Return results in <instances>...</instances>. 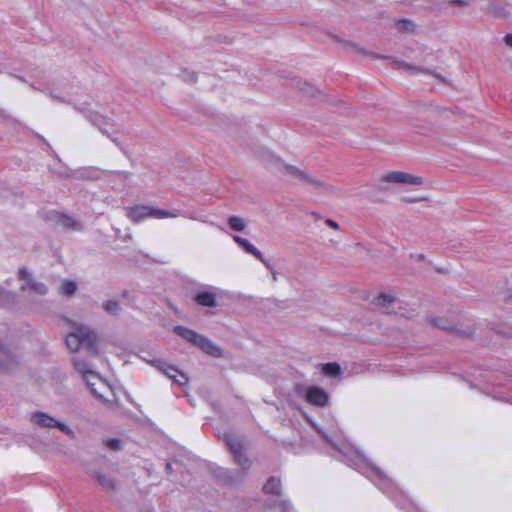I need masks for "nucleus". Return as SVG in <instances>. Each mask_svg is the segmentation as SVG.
<instances>
[{
    "instance_id": "obj_1",
    "label": "nucleus",
    "mask_w": 512,
    "mask_h": 512,
    "mask_svg": "<svg viewBox=\"0 0 512 512\" xmlns=\"http://www.w3.org/2000/svg\"><path fill=\"white\" fill-rule=\"evenodd\" d=\"M85 383L91 394L105 404L109 409H117L119 401L115 396L112 387L97 373H89Z\"/></svg>"
},
{
    "instance_id": "obj_2",
    "label": "nucleus",
    "mask_w": 512,
    "mask_h": 512,
    "mask_svg": "<svg viewBox=\"0 0 512 512\" xmlns=\"http://www.w3.org/2000/svg\"><path fill=\"white\" fill-rule=\"evenodd\" d=\"M66 345L71 351H77L80 347L95 353L97 336L89 327L82 324H74L73 330L66 337Z\"/></svg>"
},
{
    "instance_id": "obj_3",
    "label": "nucleus",
    "mask_w": 512,
    "mask_h": 512,
    "mask_svg": "<svg viewBox=\"0 0 512 512\" xmlns=\"http://www.w3.org/2000/svg\"><path fill=\"white\" fill-rule=\"evenodd\" d=\"M174 333L213 357L219 358L223 356V351L218 345L194 330L179 325L174 327Z\"/></svg>"
},
{
    "instance_id": "obj_4",
    "label": "nucleus",
    "mask_w": 512,
    "mask_h": 512,
    "mask_svg": "<svg viewBox=\"0 0 512 512\" xmlns=\"http://www.w3.org/2000/svg\"><path fill=\"white\" fill-rule=\"evenodd\" d=\"M30 421L40 428H58L64 434L70 437L74 436L73 430L68 425L57 421L55 418L46 413L39 411L34 412L30 416Z\"/></svg>"
},
{
    "instance_id": "obj_5",
    "label": "nucleus",
    "mask_w": 512,
    "mask_h": 512,
    "mask_svg": "<svg viewBox=\"0 0 512 512\" xmlns=\"http://www.w3.org/2000/svg\"><path fill=\"white\" fill-rule=\"evenodd\" d=\"M224 441L227 446L230 448L231 452L234 455L236 463L244 470H248L251 466L250 459L246 456L243 450V444L241 440L232 434H225Z\"/></svg>"
},
{
    "instance_id": "obj_6",
    "label": "nucleus",
    "mask_w": 512,
    "mask_h": 512,
    "mask_svg": "<svg viewBox=\"0 0 512 512\" xmlns=\"http://www.w3.org/2000/svg\"><path fill=\"white\" fill-rule=\"evenodd\" d=\"M358 469L363 475L374 481L380 489L386 490L389 480L379 468L369 463L366 459H360Z\"/></svg>"
},
{
    "instance_id": "obj_7",
    "label": "nucleus",
    "mask_w": 512,
    "mask_h": 512,
    "mask_svg": "<svg viewBox=\"0 0 512 512\" xmlns=\"http://www.w3.org/2000/svg\"><path fill=\"white\" fill-rule=\"evenodd\" d=\"M283 169L285 170L286 175H289L295 179L300 180L303 184L310 185L314 188H328L327 185H325L322 181L311 177L306 172L300 170L295 166L283 165Z\"/></svg>"
},
{
    "instance_id": "obj_8",
    "label": "nucleus",
    "mask_w": 512,
    "mask_h": 512,
    "mask_svg": "<svg viewBox=\"0 0 512 512\" xmlns=\"http://www.w3.org/2000/svg\"><path fill=\"white\" fill-rule=\"evenodd\" d=\"M304 398L312 405L324 407L329 402L327 392L317 386H309L305 389Z\"/></svg>"
},
{
    "instance_id": "obj_9",
    "label": "nucleus",
    "mask_w": 512,
    "mask_h": 512,
    "mask_svg": "<svg viewBox=\"0 0 512 512\" xmlns=\"http://www.w3.org/2000/svg\"><path fill=\"white\" fill-rule=\"evenodd\" d=\"M384 180L392 183H404L411 185H421L423 184V179L418 176L411 175L409 173L394 171L387 173L384 176Z\"/></svg>"
},
{
    "instance_id": "obj_10",
    "label": "nucleus",
    "mask_w": 512,
    "mask_h": 512,
    "mask_svg": "<svg viewBox=\"0 0 512 512\" xmlns=\"http://www.w3.org/2000/svg\"><path fill=\"white\" fill-rule=\"evenodd\" d=\"M217 290L215 287L199 290L194 296V301L203 307H215L217 305Z\"/></svg>"
},
{
    "instance_id": "obj_11",
    "label": "nucleus",
    "mask_w": 512,
    "mask_h": 512,
    "mask_svg": "<svg viewBox=\"0 0 512 512\" xmlns=\"http://www.w3.org/2000/svg\"><path fill=\"white\" fill-rule=\"evenodd\" d=\"M125 210L127 217L136 223L151 217V206L148 205H135L127 207Z\"/></svg>"
},
{
    "instance_id": "obj_12",
    "label": "nucleus",
    "mask_w": 512,
    "mask_h": 512,
    "mask_svg": "<svg viewBox=\"0 0 512 512\" xmlns=\"http://www.w3.org/2000/svg\"><path fill=\"white\" fill-rule=\"evenodd\" d=\"M17 364L16 357L0 343V372H11Z\"/></svg>"
},
{
    "instance_id": "obj_13",
    "label": "nucleus",
    "mask_w": 512,
    "mask_h": 512,
    "mask_svg": "<svg viewBox=\"0 0 512 512\" xmlns=\"http://www.w3.org/2000/svg\"><path fill=\"white\" fill-rule=\"evenodd\" d=\"M147 363H149L151 366L158 369L160 372H162L165 376H167L169 379L173 380L176 378V373H178V368H176L173 365H170L166 363L163 360L160 359H154V360H147L143 358Z\"/></svg>"
},
{
    "instance_id": "obj_14",
    "label": "nucleus",
    "mask_w": 512,
    "mask_h": 512,
    "mask_svg": "<svg viewBox=\"0 0 512 512\" xmlns=\"http://www.w3.org/2000/svg\"><path fill=\"white\" fill-rule=\"evenodd\" d=\"M235 242H237L242 248L246 250V252L255 256L261 262H263L267 267H269V263L263 257L262 253L247 239L240 236H233Z\"/></svg>"
},
{
    "instance_id": "obj_15",
    "label": "nucleus",
    "mask_w": 512,
    "mask_h": 512,
    "mask_svg": "<svg viewBox=\"0 0 512 512\" xmlns=\"http://www.w3.org/2000/svg\"><path fill=\"white\" fill-rule=\"evenodd\" d=\"M183 216L179 210L168 211L151 206V218L164 219V218H177Z\"/></svg>"
},
{
    "instance_id": "obj_16",
    "label": "nucleus",
    "mask_w": 512,
    "mask_h": 512,
    "mask_svg": "<svg viewBox=\"0 0 512 512\" xmlns=\"http://www.w3.org/2000/svg\"><path fill=\"white\" fill-rule=\"evenodd\" d=\"M290 508L287 500H273L267 502L264 512H286Z\"/></svg>"
},
{
    "instance_id": "obj_17",
    "label": "nucleus",
    "mask_w": 512,
    "mask_h": 512,
    "mask_svg": "<svg viewBox=\"0 0 512 512\" xmlns=\"http://www.w3.org/2000/svg\"><path fill=\"white\" fill-rule=\"evenodd\" d=\"M73 364L75 369L82 375L84 381L89 373H95V371L91 369L90 364L79 356L74 357Z\"/></svg>"
},
{
    "instance_id": "obj_18",
    "label": "nucleus",
    "mask_w": 512,
    "mask_h": 512,
    "mask_svg": "<svg viewBox=\"0 0 512 512\" xmlns=\"http://www.w3.org/2000/svg\"><path fill=\"white\" fill-rule=\"evenodd\" d=\"M395 299L390 296V295H386V294H380L376 299H375V304L377 306H379L384 313H391V309H390V306L394 303Z\"/></svg>"
},
{
    "instance_id": "obj_19",
    "label": "nucleus",
    "mask_w": 512,
    "mask_h": 512,
    "mask_svg": "<svg viewBox=\"0 0 512 512\" xmlns=\"http://www.w3.org/2000/svg\"><path fill=\"white\" fill-rule=\"evenodd\" d=\"M265 493L279 494L281 490V481L276 477H270L263 486Z\"/></svg>"
},
{
    "instance_id": "obj_20",
    "label": "nucleus",
    "mask_w": 512,
    "mask_h": 512,
    "mask_svg": "<svg viewBox=\"0 0 512 512\" xmlns=\"http://www.w3.org/2000/svg\"><path fill=\"white\" fill-rule=\"evenodd\" d=\"M92 476L105 490L111 491L114 489V481L111 477L101 474L99 472H95Z\"/></svg>"
},
{
    "instance_id": "obj_21",
    "label": "nucleus",
    "mask_w": 512,
    "mask_h": 512,
    "mask_svg": "<svg viewBox=\"0 0 512 512\" xmlns=\"http://www.w3.org/2000/svg\"><path fill=\"white\" fill-rule=\"evenodd\" d=\"M322 373L329 377H337L342 374V369L337 363H326L322 365Z\"/></svg>"
},
{
    "instance_id": "obj_22",
    "label": "nucleus",
    "mask_w": 512,
    "mask_h": 512,
    "mask_svg": "<svg viewBox=\"0 0 512 512\" xmlns=\"http://www.w3.org/2000/svg\"><path fill=\"white\" fill-rule=\"evenodd\" d=\"M18 278L24 283L21 285L20 289L22 291H26L31 288V282H35V280L31 277L30 273L26 268H20L18 271Z\"/></svg>"
},
{
    "instance_id": "obj_23",
    "label": "nucleus",
    "mask_w": 512,
    "mask_h": 512,
    "mask_svg": "<svg viewBox=\"0 0 512 512\" xmlns=\"http://www.w3.org/2000/svg\"><path fill=\"white\" fill-rule=\"evenodd\" d=\"M76 289H77L76 282H74L72 280L65 279L60 284L59 292L62 295L70 296V295H73L75 293Z\"/></svg>"
},
{
    "instance_id": "obj_24",
    "label": "nucleus",
    "mask_w": 512,
    "mask_h": 512,
    "mask_svg": "<svg viewBox=\"0 0 512 512\" xmlns=\"http://www.w3.org/2000/svg\"><path fill=\"white\" fill-rule=\"evenodd\" d=\"M102 308L111 315H117L121 311L120 303L116 300H108L103 302Z\"/></svg>"
},
{
    "instance_id": "obj_25",
    "label": "nucleus",
    "mask_w": 512,
    "mask_h": 512,
    "mask_svg": "<svg viewBox=\"0 0 512 512\" xmlns=\"http://www.w3.org/2000/svg\"><path fill=\"white\" fill-rule=\"evenodd\" d=\"M501 299L512 304V279L505 282V288H500Z\"/></svg>"
},
{
    "instance_id": "obj_26",
    "label": "nucleus",
    "mask_w": 512,
    "mask_h": 512,
    "mask_svg": "<svg viewBox=\"0 0 512 512\" xmlns=\"http://www.w3.org/2000/svg\"><path fill=\"white\" fill-rule=\"evenodd\" d=\"M58 222L64 228L78 229L80 227L78 222H76L73 218L66 215H61L59 217Z\"/></svg>"
},
{
    "instance_id": "obj_27",
    "label": "nucleus",
    "mask_w": 512,
    "mask_h": 512,
    "mask_svg": "<svg viewBox=\"0 0 512 512\" xmlns=\"http://www.w3.org/2000/svg\"><path fill=\"white\" fill-rule=\"evenodd\" d=\"M228 224L235 231H242L245 228V221L241 217L237 216L230 217Z\"/></svg>"
},
{
    "instance_id": "obj_28",
    "label": "nucleus",
    "mask_w": 512,
    "mask_h": 512,
    "mask_svg": "<svg viewBox=\"0 0 512 512\" xmlns=\"http://www.w3.org/2000/svg\"><path fill=\"white\" fill-rule=\"evenodd\" d=\"M31 290L39 295H45L48 292V287L42 282H31Z\"/></svg>"
},
{
    "instance_id": "obj_29",
    "label": "nucleus",
    "mask_w": 512,
    "mask_h": 512,
    "mask_svg": "<svg viewBox=\"0 0 512 512\" xmlns=\"http://www.w3.org/2000/svg\"><path fill=\"white\" fill-rule=\"evenodd\" d=\"M176 374V378H174L173 381L177 383L179 386H186L189 381L188 376L180 370H178V373Z\"/></svg>"
},
{
    "instance_id": "obj_30",
    "label": "nucleus",
    "mask_w": 512,
    "mask_h": 512,
    "mask_svg": "<svg viewBox=\"0 0 512 512\" xmlns=\"http://www.w3.org/2000/svg\"><path fill=\"white\" fill-rule=\"evenodd\" d=\"M106 445L112 450H120L122 448V442L119 439L113 438L106 441Z\"/></svg>"
},
{
    "instance_id": "obj_31",
    "label": "nucleus",
    "mask_w": 512,
    "mask_h": 512,
    "mask_svg": "<svg viewBox=\"0 0 512 512\" xmlns=\"http://www.w3.org/2000/svg\"><path fill=\"white\" fill-rule=\"evenodd\" d=\"M446 2L452 6L468 7L470 0H446Z\"/></svg>"
},
{
    "instance_id": "obj_32",
    "label": "nucleus",
    "mask_w": 512,
    "mask_h": 512,
    "mask_svg": "<svg viewBox=\"0 0 512 512\" xmlns=\"http://www.w3.org/2000/svg\"><path fill=\"white\" fill-rule=\"evenodd\" d=\"M326 224L330 227V228H333V229H338L339 228V225L337 224V222H335L334 220L332 219H327L326 220Z\"/></svg>"
},
{
    "instance_id": "obj_33",
    "label": "nucleus",
    "mask_w": 512,
    "mask_h": 512,
    "mask_svg": "<svg viewBox=\"0 0 512 512\" xmlns=\"http://www.w3.org/2000/svg\"><path fill=\"white\" fill-rule=\"evenodd\" d=\"M505 43H506L508 46L512 47V34H508V35H506V37H505Z\"/></svg>"
},
{
    "instance_id": "obj_34",
    "label": "nucleus",
    "mask_w": 512,
    "mask_h": 512,
    "mask_svg": "<svg viewBox=\"0 0 512 512\" xmlns=\"http://www.w3.org/2000/svg\"><path fill=\"white\" fill-rule=\"evenodd\" d=\"M495 14H496V15H498V16L505 17V16L507 15V12H506V11H504V10H501V11H499V12H496Z\"/></svg>"
},
{
    "instance_id": "obj_35",
    "label": "nucleus",
    "mask_w": 512,
    "mask_h": 512,
    "mask_svg": "<svg viewBox=\"0 0 512 512\" xmlns=\"http://www.w3.org/2000/svg\"><path fill=\"white\" fill-rule=\"evenodd\" d=\"M305 92L314 96V94L312 93V87L309 85H307V90Z\"/></svg>"
},
{
    "instance_id": "obj_36",
    "label": "nucleus",
    "mask_w": 512,
    "mask_h": 512,
    "mask_svg": "<svg viewBox=\"0 0 512 512\" xmlns=\"http://www.w3.org/2000/svg\"><path fill=\"white\" fill-rule=\"evenodd\" d=\"M166 471L171 472L172 471V465L170 463L166 464Z\"/></svg>"
},
{
    "instance_id": "obj_37",
    "label": "nucleus",
    "mask_w": 512,
    "mask_h": 512,
    "mask_svg": "<svg viewBox=\"0 0 512 512\" xmlns=\"http://www.w3.org/2000/svg\"><path fill=\"white\" fill-rule=\"evenodd\" d=\"M117 176L121 179H126L127 178V175L126 174H123V173H119L117 174Z\"/></svg>"
},
{
    "instance_id": "obj_38",
    "label": "nucleus",
    "mask_w": 512,
    "mask_h": 512,
    "mask_svg": "<svg viewBox=\"0 0 512 512\" xmlns=\"http://www.w3.org/2000/svg\"><path fill=\"white\" fill-rule=\"evenodd\" d=\"M17 79H19L22 82H26V80L22 76H15Z\"/></svg>"
},
{
    "instance_id": "obj_39",
    "label": "nucleus",
    "mask_w": 512,
    "mask_h": 512,
    "mask_svg": "<svg viewBox=\"0 0 512 512\" xmlns=\"http://www.w3.org/2000/svg\"><path fill=\"white\" fill-rule=\"evenodd\" d=\"M399 314H400L401 316H403V317H407V318L409 317V315H407V314H405V313H403V312H399Z\"/></svg>"
},
{
    "instance_id": "obj_40",
    "label": "nucleus",
    "mask_w": 512,
    "mask_h": 512,
    "mask_svg": "<svg viewBox=\"0 0 512 512\" xmlns=\"http://www.w3.org/2000/svg\"><path fill=\"white\" fill-rule=\"evenodd\" d=\"M50 97L56 99L57 97L53 93H49Z\"/></svg>"
}]
</instances>
